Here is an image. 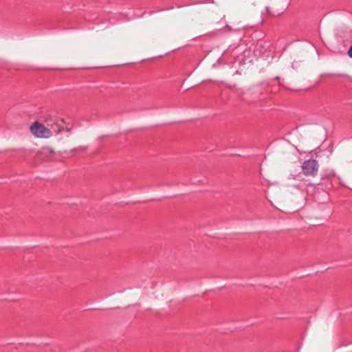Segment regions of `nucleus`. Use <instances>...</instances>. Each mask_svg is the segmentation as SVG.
<instances>
[{"label": "nucleus", "instance_id": "obj_1", "mask_svg": "<svg viewBox=\"0 0 352 352\" xmlns=\"http://www.w3.org/2000/svg\"><path fill=\"white\" fill-rule=\"evenodd\" d=\"M232 89L241 97V100L248 103H253L261 99V91L258 86H253L243 91L233 86Z\"/></svg>", "mask_w": 352, "mask_h": 352}, {"label": "nucleus", "instance_id": "obj_3", "mask_svg": "<svg viewBox=\"0 0 352 352\" xmlns=\"http://www.w3.org/2000/svg\"><path fill=\"white\" fill-rule=\"evenodd\" d=\"M318 162L314 159L305 160L302 164V173L306 176L315 177L318 170Z\"/></svg>", "mask_w": 352, "mask_h": 352}, {"label": "nucleus", "instance_id": "obj_2", "mask_svg": "<svg viewBox=\"0 0 352 352\" xmlns=\"http://www.w3.org/2000/svg\"><path fill=\"white\" fill-rule=\"evenodd\" d=\"M30 130L35 137L38 138H48L52 135L50 129L38 122H33L30 126Z\"/></svg>", "mask_w": 352, "mask_h": 352}, {"label": "nucleus", "instance_id": "obj_5", "mask_svg": "<svg viewBox=\"0 0 352 352\" xmlns=\"http://www.w3.org/2000/svg\"><path fill=\"white\" fill-rule=\"evenodd\" d=\"M52 153H53V151L48 147L42 148L41 151V154Z\"/></svg>", "mask_w": 352, "mask_h": 352}, {"label": "nucleus", "instance_id": "obj_4", "mask_svg": "<svg viewBox=\"0 0 352 352\" xmlns=\"http://www.w3.org/2000/svg\"><path fill=\"white\" fill-rule=\"evenodd\" d=\"M269 48V44L263 41L258 40L256 43H253L249 47V51L252 52L254 56H261L267 52Z\"/></svg>", "mask_w": 352, "mask_h": 352}, {"label": "nucleus", "instance_id": "obj_6", "mask_svg": "<svg viewBox=\"0 0 352 352\" xmlns=\"http://www.w3.org/2000/svg\"><path fill=\"white\" fill-rule=\"evenodd\" d=\"M348 55L350 58H352V45L348 50Z\"/></svg>", "mask_w": 352, "mask_h": 352}]
</instances>
